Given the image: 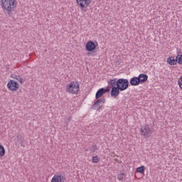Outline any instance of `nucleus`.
Returning a JSON list of instances; mask_svg holds the SVG:
<instances>
[{
	"label": "nucleus",
	"mask_w": 182,
	"mask_h": 182,
	"mask_svg": "<svg viewBox=\"0 0 182 182\" xmlns=\"http://www.w3.org/2000/svg\"><path fill=\"white\" fill-rule=\"evenodd\" d=\"M1 2L3 11L6 12L9 16H11L16 8L15 0H1Z\"/></svg>",
	"instance_id": "nucleus-1"
},
{
	"label": "nucleus",
	"mask_w": 182,
	"mask_h": 182,
	"mask_svg": "<svg viewBox=\"0 0 182 182\" xmlns=\"http://www.w3.org/2000/svg\"><path fill=\"white\" fill-rule=\"evenodd\" d=\"M149 76L146 74H140L138 77H134L130 79L129 83L131 86H139L140 83L147 82Z\"/></svg>",
	"instance_id": "nucleus-2"
},
{
	"label": "nucleus",
	"mask_w": 182,
	"mask_h": 182,
	"mask_svg": "<svg viewBox=\"0 0 182 182\" xmlns=\"http://www.w3.org/2000/svg\"><path fill=\"white\" fill-rule=\"evenodd\" d=\"M79 83L76 81H72L66 85L65 92L71 95H77L79 93Z\"/></svg>",
	"instance_id": "nucleus-3"
},
{
	"label": "nucleus",
	"mask_w": 182,
	"mask_h": 182,
	"mask_svg": "<svg viewBox=\"0 0 182 182\" xmlns=\"http://www.w3.org/2000/svg\"><path fill=\"white\" fill-rule=\"evenodd\" d=\"M140 133L145 139H149L153 134V128L150 125L146 124L144 127L140 128Z\"/></svg>",
	"instance_id": "nucleus-4"
},
{
	"label": "nucleus",
	"mask_w": 182,
	"mask_h": 182,
	"mask_svg": "<svg viewBox=\"0 0 182 182\" xmlns=\"http://www.w3.org/2000/svg\"><path fill=\"white\" fill-rule=\"evenodd\" d=\"M117 86L120 89V92L129 88V80L124 78H119L117 80Z\"/></svg>",
	"instance_id": "nucleus-5"
},
{
	"label": "nucleus",
	"mask_w": 182,
	"mask_h": 182,
	"mask_svg": "<svg viewBox=\"0 0 182 182\" xmlns=\"http://www.w3.org/2000/svg\"><path fill=\"white\" fill-rule=\"evenodd\" d=\"M76 2L78 6L80 8L82 11L86 12L87 11V7L90 4H92V0H76Z\"/></svg>",
	"instance_id": "nucleus-6"
},
{
	"label": "nucleus",
	"mask_w": 182,
	"mask_h": 182,
	"mask_svg": "<svg viewBox=\"0 0 182 182\" xmlns=\"http://www.w3.org/2000/svg\"><path fill=\"white\" fill-rule=\"evenodd\" d=\"M105 103H106V99H99L92 105V109L93 110H100Z\"/></svg>",
	"instance_id": "nucleus-7"
},
{
	"label": "nucleus",
	"mask_w": 182,
	"mask_h": 182,
	"mask_svg": "<svg viewBox=\"0 0 182 182\" xmlns=\"http://www.w3.org/2000/svg\"><path fill=\"white\" fill-rule=\"evenodd\" d=\"M7 87L9 90H11V92H16V90L19 89V83L14 80H11L9 81Z\"/></svg>",
	"instance_id": "nucleus-8"
},
{
	"label": "nucleus",
	"mask_w": 182,
	"mask_h": 182,
	"mask_svg": "<svg viewBox=\"0 0 182 182\" xmlns=\"http://www.w3.org/2000/svg\"><path fill=\"white\" fill-rule=\"evenodd\" d=\"M66 181V178L60 173H56L53 176L51 179V182H65Z\"/></svg>",
	"instance_id": "nucleus-9"
},
{
	"label": "nucleus",
	"mask_w": 182,
	"mask_h": 182,
	"mask_svg": "<svg viewBox=\"0 0 182 182\" xmlns=\"http://www.w3.org/2000/svg\"><path fill=\"white\" fill-rule=\"evenodd\" d=\"M85 49L87 52H93L96 49V44H95V42L90 41L86 43Z\"/></svg>",
	"instance_id": "nucleus-10"
},
{
	"label": "nucleus",
	"mask_w": 182,
	"mask_h": 182,
	"mask_svg": "<svg viewBox=\"0 0 182 182\" xmlns=\"http://www.w3.org/2000/svg\"><path fill=\"white\" fill-rule=\"evenodd\" d=\"M119 94H120V88L118 86L112 87L111 90L112 97H117Z\"/></svg>",
	"instance_id": "nucleus-11"
},
{
	"label": "nucleus",
	"mask_w": 182,
	"mask_h": 182,
	"mask_svg": "<svg viewBox=\"0 0 182 182\" xmlns=\"http://www.w3.org/2000/svg\"><path fill=\"white\" fill-rule=\"evenodd\" d=\"M16 146H21V147H23V141H25V139L22 137V135H18L16 138Z\"/></svg>",
	"instance_id": "nucleus-12"
},
{
	"label": "nucleus",
	"mask_w": 182,
	"mask_h": 182,
	"mask_svg": "<svg viewBox=\"0 0 182 182\" xmlns=\"http://www.w3.org/2000/svg\"><path fill=\"white\" fill-rule=\"evenodd\" d=\"M167 63H168V65H171V66H174L177 65V60L173 56H171L168 58Z\"/></svg>",
	"instance_id": "nucleus-13"
},
{
	"label": "nucleus",
	"mask_w": 182,
	"mask_h": 182,
	"mask_svg": "<svg viewBox=\"0 0 182 182\" xmlns=\"http://www.w3.org/2000/svg\"><path fill=\"white\" fill-rule=\"evenodd\" d=\"M126 176H127V174L124 172H122L117 175V178L118 181H126Z\"/></svg>",
	"instance_id": "nucleus-14"
},
{
	"label": "nucleus",
	"mask_w": 182,
	"mask_h": 182,
	"mask_svg": "<svg viewBox=\"0 0 182 182\" xmlns=\"http://www.w3.org/2000/svg\"><path fill=\"white\" fill-rule=\"evenodd\" d=\"M103 95H105V92H104L102 88L98 90L95 94V99L99 100V99H100V97H102V96H103Z\"/></svg>",
	"instance_id": "nucleus-15"
},
{
	"label": "nucleus",
	"mask_w": 182,
	"mask_h": 182,
	"mask_svg": "<svg viewBox=\"0 0 182 182\" xmlns=\"http://www.w3.org/2000/svg\"><path fill=\"white\" fill-rule=\"evenodd\" d=\"M11 77H13V79H16V80H18L21 83V85L23 83V79H22V77H21V76L18 75H13Z\"/></svg>",
	"instance_id": "nucleus-16"
},
{
	"label": "nucleus",
	"mask_w": 182,
	"mask_h": 182,
	"mask_svg": "<svg viewBox=\"0 0 182 182\" xmlns=\"http://www.w3.org/2000/svg\"><path fill=\"white\" fill-rule=\"evenodd\" d=\"M109 85L112 86V87H116L117 86V81H116V79H112L109 81Z\"/></svg>",
	"instance_id": "nucleus-17"
},
{
	"label": "nucleus",
	"mask_w": 182,
	"mask_h": 182,
	"mask_svg": "<svg viewBox=\"0 0 182 182\" xmlns=\"http://www.w3.org/2000/svg\"><path fill=\"white\" fill-rule=\"evenodd\" d=\"M3 156H5V148H4V146L0 145V156L3 157Z\"/></svg>",
	"instance_id": "nucleus-18"
},
{
	"label": "nucleus",
	"mask_w": 182,
	"mask_h": 182,
	"mask_svg": "<svg viewBox=\"0 0 182 182\" xmlns=\"http://www.w3.org/2000/svg\"><path fill=\"white\" fill-rule=\"evenodd\" d=\"M176 62H178V63L179 65H182V55H178L176 57Z\"/></svg>",
	"instance_id": "nucleus-19"
},
{
	"label": "nucleus",
	"mask_w": 182,
	"mask_h": 182,
	"mask_svg": "<svg viewBox=\"0 0 182 182\" xmlns=\"http://www.w3.org/2000/svg\"><path fill=\"white\" fill-rule=\"evenodd\" d=\"M92 163H99V157L97 156H92Z\"/></svg>",
	"instance_id": "nucleus-20"
},
{
	"label": "nucleus",
	"mask_w": 182,
	"mask_h": 182,
	"mask_svg": "<svg viewBox=\"0 0 182 182\" xmlns=\"http://www.w3.org/2000/svg\"><path fill=\"white\" fill-rule=\"evenodd\" d=\"M136 171L138 172V173H143L144 171V166H139V167H138L137 168H136Z\"/></svg>",
	"instance_id": "nucleus-21"
},
{
	"label": "nucleus",
	"mask_w": 182,
	"mask_h": 182,
	"mask_svg": "<svg viewBox=\"0 0 182 182\" xmlns=\"http://www.w3.org/2000/svg\"><path fill=\"white\" fill-rule=\"evenodd\" d=\"M178 85L181 89H182V75L178 80Z\"/></svg>",
	"instance_id": "nucleus-22"
},
{
	"label": "nucleus",
	"mask_w": 182,
	"mask_h": 182,
	"mask_svg": "<svg viewBox=\"0 0 182 182\" xmlns=\"http://www.w3.org/2000/svg\"><path fill=\"white\" fill-rule=\"evenodd\" d=\"M97 150V145H92V147L90 148V151L92 153H95Z\"/></svg>",
	"instance_id": "nucleus-23"
},
{
	"label": "nucleus",
	"mask_w": 182,
	"mask_h": 182,
	"mask_svg": "<svg viewBox=\"0 0 182 182\" xmlns=\"http://www.w3.org/2000/svg\"><path fill=\"white\" fill-rule=\"evenodd\" d=\"M102 89L103 90L104 94L110 92V89L109 88H107V89L102 88Z\"/></svg>",
	"instance_id": "nucleus-24"
},
{
	"label": "nucleus",
	"mask_w": 182,
	"mask_h": 182,
	"mask_svg": "<svg viewBox=\"0 0 182 182\" xmlns=\"http://www.w3.org/2000/svg\"><path fill=\"white\" fill-rule=\"evenodd\" d=\"M70 120H72V117H70L68 118V122H70Z\"/></svg>",
	"instance_id": "nucleus-25"
},
{
	"label": "nucleus",
	"mask_w": 182,
	"mask_h": 182,
	"mask_svg": "<svg viewBox=\"0 0 182 182\" xmlns=\"http://www.w3.org/2000/svg\"><path fill=\"white\" fill-rule=\"evenodd\" d=\"M141 79H143V77H141Z\"/></svg>",
	"instance_id": "nucleus-26"
}]
</instances>
